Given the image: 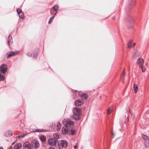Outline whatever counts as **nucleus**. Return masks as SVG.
<instances>
[{
  "label": "nucleus",
  "instance_id": "f257e3e1",
  "mask_svg": "<svg viewBox=\"0 0 149 149\" xmlns=\"http://www.w3.org/2000/svg\"><path fill=\"white\" fill-rule=\"evenodd\" d=\"M62 123L65 125L64 126L62 129V133L64 134H66L68 131L70 130L69 127L71 128L73 125V122L69 120L64 119L62 121Z\"/></svg>",
  "mask_w": 149,
  "mask_h": 149
},
{
  "label": "nucleus",
  "instance_id": "f03ea898",
  "mask_svg": "<svg viewBox=\"0 0 149 149\" xmlns=\"http://www.w3.org/2000/svg\"><path fill=\"white\" fill-rule=\"evenodd\" d=\"M73 111L74 114L77 116V117H75L74 116V115H73V118L75 120L79 119V117L78 116L80 114V110L78 108H75L73 109Z\"/></svg>",
  "mask_w": 149,
  "mask_h": 149
},
{
  "label": "nucleus",
  "instance_id": "7ed1b4c3",
  "mask_svg": "<svg viewBox=\"0 0 149 149\" xmlns=\"http://www.w3.org/2000/svg\"><path fill=\"white\" fill-rule=\"evenodd\" d=\"M68 145V143L65 141L61 140L58 142V146L60 149H61L63 148H65Z\"/></svg>",
  "mask_w": 149,
  "mask_h": 149
},
{
  "label": "nucleus",
  "instance_id": "20e7f679",
  "mask_svg": "<svg viewBox=\"0 0 149 149\" xmlns=\"http://www.w3.org/2000/svg\"><path fill=\"white\" fill-rule=\"evenodd\" d=\"M0 72L3 74H5L7 69L6 65L5 64H2L0 66Z\"/></svg>",
  "mask_w": 149,
  "mask_h": 149
},
{
  "label": "nucleus",
  "instance_id": "39448f33",
  "mask_svg": "<svg viewBox=\"0 0 149 149\" xmlns=\"http://www.w3.org/2000/svg\"><path fill=\"white\" fill-rule=\"evenodd\" d=\"M48 142L49 145L54 146L58 142V140H56L54 138H51L48 140Z\"/></svg>",
  "mask_w": 149,
  "mask_h": 149
},
{
  "label": "nucleus",
  "instance_id": "423d86ee",
  "mask_svg": "<svg viewBox=\"0 0 149 149\" xmlns=\"http://www.w3.org/2000/svg\"><path fill=\"white\" fill-rule=\"evenodd\" d=\"M31 145L33 147L37 148L39 146V142L36 140H33L31 141Z\"/></svg>",
  "mask_w": 149,
  "mask_h": 149
},
{
  "label": "nucleus",
  "instance_id": "0eeeda50",
  "mask_svg": "<svg viewBox=\"0 0 149 149\" xmlns=\"http://www.w3.org/2000/svg\"><path fill=\"white\" fill-rule=\"evenodd\" d=\"M144 63V61L141 58H140L138 59L136 62L137 63L140 67L142 66L143 65Z\"/></svg>",
  "mask_w": 149,
  "mask_h": 149
},
{
  "label": "nucleus",
  "instance_id": "6e6552de",
  "mask_svg": "<svg viewBox=\"0 0 149 149\" xmlns=\"http://www.w3.org/2000/svg\"><path fill=\"white\" fill-rule=\"evenodd\" d=\"M127 113L125 115V117H127V120H126L125 122L127 123L128 122V117L129 116V114L130 113V108L128 107L127 109Z\"/></svg>",
  "mask_w": 149,
  "mask_h": 149
},
{
  "label": "nucleus",
  "instance_id": "1a4fd4ad",
  "mask_svg": "<svg viewBox=\"0 0 149 149\" xmlns=\"http://www.w3.org/2000/svg\"><path fill=\"white\" fill-rule=\"evenodd\" d=\"M24 147L26 149H30L31 148V144L28 142H25L23 145Z\"/></svg>",
  "mask_w": 149,
  "mask_h": 149
},
{
  "label": "nucleus",
  "instance_id": "9d476101",
  "mask_svg": "<svg viewBox=\"0 0 149 149\" xmlns=\"http://www.w3.org/2000/svg\"><path fill=\"white\" fill-rule=\"evenodd\" d=\"M4 134L7 136H11L12 135V132L11 130H8L4 133Z\"/></svg>",
  "mask_w": 149,
  "mask_h": 149
},
{
  "label": "nucleus",
  "instance_id": "9b49d317",
  "mask_svg": "<svg viewBox=\"0 0 149 149\" xmlns=\"http://www.w3.org/2000/svg\"><path fill=\"white\" fill-rule=\"evenodd\" d=\"M22 147L21 143H18L15 145L14 147V149H19Z\"/></svg>",
  "mask_w": 149,
  "mask_h": 149
},
{
  "label": "nucleus",
  "instance_id": "f8f14e48",
  "mask_svg": "<svg viewBox=\"0 0 149 149\" xmlns=\"http://www.w3.org/2000/svg\"><path fill=\"white\" fill-rule=\"evenodd\" d=\"M75 104L76 106H79L81 105L82 104V103L81 101L77 100L75 101Z\"/></svg>",
  "mask_w": 149,
  "mask_h": 149
},
{
  "label": "nucleus",
  "instance_id": "ddd939ff",
  "mask_svg": "<svg viewBox=\"0 0 149 149\" xmlns=\"http://www.w3.org/2000/svg\"><path fill=\"white\" fill-rule=\"evenodd\" d=\"M26 55L28 56H32V54H31L30 53H27L26 54ZM38 55V53L37 52H36L35 54H34L33 55V57L34 58H36L37 55Z\"/></svg>",
  "mask_w": 149,
  "mask_h": 149
},
{
  "label": "nucleus",
  "instance_id": "4468645a",
  "mask_svg": "<svg viewBox=\"0 0 149 149\" xmlns=\"http://www.w3.org/2000/svg\"><path fill=\"white\" fill-rule=\"evenodd\" d=\"M17 52H10L9 54L8 55L7 58H9L12 56H14L15 54H17Z\"/></svg>",
  "mask_w": 149,
  "mask_h": 149
},
{
  "label": "nucleus",
  "instance_id": "2eb2a0df",
  "mask_svg": "<svg viewBox=\"0 0 149 149\" xmlns=\"http://www.w3.org/2000/svg\"><path fill=\"white\" fill-rule=\"evenodd\" d=\"M13 42V40L11 36L9 35L8 38V44L10 45V43Z\"/></svg>",
  "mask_w": 149,
  "mask_h": 149
},
{
  "label": "nucleus",
  "instance_id": "dca6fc26",
  "mask_svg": "<svg viewBox=\"0 0 149 149\" xmlns=\"http://www.w3.org/2000/svg\"><path fill=\"white\" fill-rule=\"evenodd\" d=\"M5 75V74H3L2 73L0 72V81H2L4 79Z\"/></svg>",
  "mask_w": 149,
  "mask_h": 149
},
{
  "label": "nucleus",
  "instance_id": "f3484780",
  "mask_svg": "<svg viewBox=\"0 0 149 149\" xmlns=\"http://www.w3.org/2000/svg\"><path fill=\"white\" fill-rule=\"evenodd\" d=\"M144 146L146 148H148L149 147V139L145 140Z\"/></svg>",
  "mask_w": 149,
  "mask_h": 149
},
{
  "label": "nucleus",
  "instance_id": "a211bd4d",
  "mask_svg": "<svg viewBox=\"0 0 149 149\" xmlns=\"http://www.w3.org/2000/svg\"><path fill=\"white\" fill-rule=\"evenodd\" d=\"M134 92L135 93H136L138 90V87L137 85L136 84H134Z\"/></svg>",
  "mask_w": 149,
  "mask_h": 149
},
{
  "label": "nucleus",
  "instance_id": "6ab92c4d",
  "mask_svg": "<svg viewBox=\"0 0 149 149\" xmlns=\"http://www.w3.org/2000/svg\"><path fill=\"white\" fill-rule=\"evenodd\" d=\"M81 97L83 99L86 100L87 98L88 95L86 94H83L81 95Z\"/></svg>",
  "mask_w": 149,
  "mask_h": 149
},
{
  "label": "nucleus",
  "instance_id": "aec40b11",
  "mask_svg": "<svg viewBox=\"0 0 149 149\" xmlns=\"http://www.w3.org/2000/svg\"><path fill=\"white\" fill-rule=\"evenodd\" d=\"M40 140L42 142H45L46 139V137L44 136H42L40 138Z\"/></svg>",
  "mask_w": 149,
  "mask_h": 149
},
{
  "label": "nucleus",
  "instance_id": "412c9836",
  "mask_svg": "<svg viewBox=\"0 0 149 149\" xmlns=\"http://www.w3.org/2000/svg\"><path fill=\"white\" fill-rule=\"evenodd\" d=\"M54 138L57 140V139L59 138V136L57 133H54L53 135Z\"/></svg>",
  "mask_w": 149,
  "mask_h": 149
},
{
  "label": "nucleus",
  "instance_id": "4be33fe9",
  "mask_svg": "<svg viewBox=\"0 0 149 149\" xmlns=\"http://www.w3.org/2000/svg\"><path fill=\"white\" fill-rule=\"evenodd\" d=\"M142 137L145 140H147V139H149V138L147 135L144 134H142Z\"/></svg>",
  "mask_w": 149,
  "mask_h": 149
},
{
  "label": "nucleus",
  "instance_id": "5701e85b",
  "mask_svg": "<svg viewBox=\"0 0 149 149\" xmlns=\"http://www.w3.org/2000/svg\"><path fill=\"white\" fill-rule=\"evenodd\" d=\"M59 8V7L58 5H55L53 7V8L54 11L56 12H57V10Z\"/></svg>",
  "mask_w": 149,
  "mask_h": 149
},
{
  "label": "nucleus",
  "instance_id": "b1692460",
  "mask_svg": "<svg viewBox=\"0 0 149 149\" xmlns=\"http://www.w3.org/2000/svg\"><path fill=\"white\" fill-rule=\"evenodd\" d=\"M132 41H130L127 44V47L128 48L132 47Z\"/></svg>",
  "mask_w": 149,
  "mask_h": 149
},
{
  "label": "nucleus",
  "instance_id": "393cba45",
  "mask_svg": "<svg viewBox=\"0 0 149 149\" xmlns=\"http://www.w3.org/2000/svg\"><path fill=\"white\" fill-rule=\"evenodd\" d=\"M112 108V107H110L107 109V114H109L111 113Z\"/></svg>",
  "mask_w": 149,
  "mask_h": 149
},
{
  "label": "nucleus",
  "instance_id": "a878e982",
  "mask_svg": "<svg viewBox=\"0 0 149 149\" xmlns=\"http://www.w3.org/2000/svg\"><path fill=\"white\" fill-rule=\"evenodd\" d=\"M61 125L59 122H58L57 125V129L58 130H59L61 128Z\"/></svg>",
  "mask_w": 149,
  "mask_h": 149
},
{
  "label": "nucleus",
  "instance_id": "bb28decb",
  "mask_svg": "<svg viewBox=\"0 0 149 149\" xmlns=\"http://www.w3.org/2000/svg\"><path fill=\"white\" fill-rule=\"evenodd\" d=\"M55 17V15H54L53 16L51 17L50 18V19L49 21V24L50 23L52 22V21L53 19H54Z\"/></svg>",
  "mask_w": 149,
  "mask_h": 149
},
{
  "label": "nucleus",
  "instance_id": "cd10ccee",
  "mask_svg": "<svg viewBox=\"0 0 149 149\" xmlns=\"http://www.w3.org/2000/svg\"><path fill=\"white\" fill-rule=\"evenodd\" d=\"M36 130L35 131L36 132H45L46 131V130H41V129H38V130Z\"/></svg>",
  "mask_w": 149,
  "mask_h": 149
},
{
  "label": "nucleus",
  "instance_id": "c85d7f7f",
  "mask_svg": "<svg viewBox=\"0 0 149 149\" xmlns=\"http://www.w3.org/2000/svg\"><path fill=\"white\" fill-rule=\"evenodd\" d=\"M17 11L18 14L21 13L22 12V10L21 9L18 8L17 9Z\"/></svg>",
  "mask_w": 149,
  "mask_h": 149
},
{
  "label": "nucleus",
  "instance_id": "c756f323",
  "mask_svg": "<svg viewBox=\"0 0 149 149\" xmlns=\"http://www.w3.org/2000/svg\"><path fill=\"white\" fill-rule=\"evenodd\" d=\"M24 136V134H21V135L16 137V138H20V137L23 138Z\"/></svg>",
  "mask_w": 149,
  "mask_h": 149
},
{
  "label": "nucleus",
  "instance_id": "7c9ffc66",
  "mask_svg": "<svg viewBox=\"0 0 149 149\" xmlns=\"http://www.w3.org/2000/svg\"><path fill=\"white\" fill-rule=\"evenodd\" d=\"M140 67L141 68L142 72H144L146 70V68L144 67H143V65Z\"/></svg>",
  "mask_w": 149,
  "mask_h": 149
},
{
  "label": "nucleus",
  "instance_id": "2f4dec72",
  "mask_svg": "<svg viewBox=\"0 0 149 149\" xmlns=\"http://www.w3.org/2000/svg\"><path fill=\"white\" fill-rule=\"evenodd\" d=\"M71 134L72 135H73L74 134V133L75 132V130H74V129H71Z\"/></svg>",
  "mask_w": 149,
  "mask_h": 149
},
{
  "label": "nucleus",
  "instance_id": "473e14b6",
  "mask_svg": "<svg viewBox=\"0 0 149 149\" xmlns=\"http://www.w3.org/2000/svg\"><path fill=\"white\" fill-rule=\"evenodd\" d=\"M19 17L22 19L24 18V16L23 14V13H22V14L20 16H19Z\"/></svg>",
  "mask_w": 149,
  "mask_h": 149
},
{
  "label": "nucleus",
  "instance_id": "72a5a7b5",
  "mask_svg": "<svg viewBox=\"0 0 149 149\" xmlns=\"http://www.w3.org/2000/svg\"><path fill=\"white\" fill-rule=\"evenodd\" d=\"M111 134H112V135L113 136H111V137L112 138H113V137L114 134H113V133L112 130V131Z\"/></svg>",
  "mask_w": 149,
  "mask_h": 149
},
{
  "label": "nucleus",
  "instance_id": "f704fd0d",
  "mask_svg": "<svg viewBox=\"0 0 149 149\" xmlns=\"http://www.w3.org/2000/svg\"><path fill=\"white\" fill-rule=\"evenodd\" d=\"M131 114L132 117V118L133 119H134V115L132 114Z\"/></svg>",
  "mask_w": 149,
  "mask_h": 149
},
{
  "label": "nucleus",
  "instance_id": "c9c22d12",
  "mask_svg": "<svg viewBox=\"0 0 149 149\" xmlns=\"http://www.w3.org/2000/svg\"><path fill=\"white\" fill-rule=\"evenodd\" d=\"M49 149H55L53 147H51L49 148Z\"/></svg>",
  "mask_w": 149,
  "mask_h": 149
},
{
  "label": "nucleus",
  "instance_id": "e433bc0d",
  "mask_svg": "<svg viewBox=\"0 0 149 149\" xmlns=\"http://www.w3.org/2000/svg\"><path fill=\"white\" fill-rule=\"evenodd\" d=\"M74 147L76 149V148H77V145H76L74 146Z\"/></svg>",
  "mask_w": 149,
  "mask_h": 149
},
{
  "label": "nucleus",
  "instance_id": "4c0bfd02",
  "mask_svg": "<svg viewBox=\"0 0 149 149\" xmlns=\"http://www.w3.org/2000/svg\"><path fill=\"white\" fill-rule=\"evenodd\" d=\"M130 4L129 5V6H128V8L130 9H131V7H130Z\"/></svg>",
  "mask_w": 149,
  "mask_h": 149
},
{
  "label": "nucleus",
  "instance_id": "58836bf2",
  "mask_svg": "<svg viewBox=\"0 0 149 149\" xmlns=\"http://www.w3.org/2000/svg\"><path fill=\"white\" fill-rule=\"evenodd\" d=\"M122 74H123V78L124 77V76L125 75V73H123Z\"/></svg>",
  "mask_w": 149,
  "mask_h": 149
},
{
  "label": "nucleus",
  "instance_id": "ea45409f",
  "mask_svg": "<svg viewBox=\"0 0 149 149\" xmlns=\"http://www.w3.org/2000/svg\"><path fill=\"white\" fill-rule=\"evenodd\" d=\"M0 149H3V147L2 146L0 147Z\"/></svg>",
  "mask_w": 149,
  "mask_h": 149
},
{
  "label": "nucleus",
  "instance_id": "a19ab883",
  "mask_svg": "<svg viewBox=\"0 0 149 149\" xmlns=\"http://www.w3.org/2000/svg\"><path fill=\"white\" fill-rule=\"evenodd\" d=\"M15 141L12 144V145H13L15 144Z\"/></svg>",
  "mask_w": 149,
  "mask_h": 149
},
{
  "label": "nucleus",
  "instance_id": "79ce46f5",
  "mask_svg": "<svg viewBox=\"0 0 149 149\" xmlns=\"http://www.w3.org/2000/svg\"><path fill=\"white\" fill-rule=\"evenodd\" d=\"M9 149H12V146H11L10 148H9Z\"/></svg>",
  "mask_w": 149,
  "mask_h": 149
},
{
  "label": "nucleus",
  "instance_id": "37998d69",
  "mask_svg": "<svg viewBox=\"0 0 149 149\" xmlns=\"http://www.w3.org/2000/svg\"><path fill=\"white\" fill-rule=\"evenodd\" d=\"M123 73H125V70L124 69L123 71Z\"/></svg>",
  "mask_w": 149,
  "mask_h": 149
},
{
  "label": "nucleus",
  "instance_id": "c03bdc74",
  "mask_svg": "<svg viewBox=\"0 0 149 149\" xmlns=\"http://www.w3.org/2000/svg\"><path fill=\"white\" fill-rule=\"evenodd\" d=\"M135 45V43H133V46H134Z\"/></svg>",
  "mask_w": 149,
  "mask_h": 149
},
{
  "label": "nucleus",
  "instance_id": "a18cd8bd",
  "mask_svg": "<svg viewBox=\"0 0 149 149\" xmlns=\"http://www.w3.org/2000/svg\"><path fill=\"white\" fill-rule=\"evenodd\" d=\"M56 13H57V12H56V13H55V14H54V15H56Z\"/></svg>",
  "mask_w": 149,
  "mask_h": 149
},
{
  "label": "nucleus",
  "instance_id": "49530a36",
  "mask_svg": "<svg viewBox=\"0 0 149 149\" xmlns=\"http://www.w3.org/2000/svg\"><path fill=\"white\" fill-rule=\"evenodd\" d=\"M114 19V17H113V18H112V19Z\"/></svg>",
  "mask_w": 149,
  "mask_h": 149
}]
</instances>
